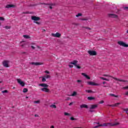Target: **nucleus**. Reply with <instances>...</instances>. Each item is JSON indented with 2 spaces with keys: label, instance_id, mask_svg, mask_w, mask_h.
Here are the masks:
<instances>
[{
  "label": "nucleus",
  "instance_id": "f257e3e1",
  "mask_svg": "<svg viewBox=\"0 0 128 128\" xmlns=\"http://www.w3.org/2000/svg\"><path fill=\"white\" fill-rule=\"evenodd\" d=\"M103 76H106L107 78H105L104 77H100V80H122L118 79L116 78H114L112 76L106 75V74L103 75Z\"/></svg>",
  "mask_w": 128,
  "mask_h": 128
},
{
  "label": "nucleus",
  "instance_id": "f03ea898",
  "mask_svg": "<svg viewBox=\"0 0 128 128\" xmlns=\"http://www.w3.org/2000/svg\"><path fill=\"white\" fill-rule=\"evenodd\" d=\"M108 124H110L111 126H118V124H120V123L116 122L113 124L112 123H104L103 124H99V126H108Z\"/></svg>",
  "mask_w": 128,
  "mask_h": 128
},
{
  "label": "nucleus",
  "instance_id": "7ed1b4c3",
  "mask_svg": "<svg viewBox=\"0 0 128 128\" xmlns=\"http://www.w3.org/2000/svg\"><path fill=\"white\" fill-rule=\"evenodd\" d=\"M118 44H119V46H124V48H128V44L122 40L118 41Z\"/></svg>",
  "mask_w": 128,
  "mask_h": 128
},
{
  "label": "nucleus",
  "instance_id": "20e7f679",
  "mask_svg": "<svg viewBox=\"0 0 128 128\" xmlns=\"http://www.w3.org/2000/svg\"><path fill=\"white\" fill-rule=\"evenodd\" d=\"M52 36L54 38H60L62 34H60V33H58V32H56V34L52 33Z\"/></svg>",
  "mask_w": 128,
  "mask_h": 128
},
{
  "label": "nucleus",
  "instance_id": "39448f33",
  "mask_svg": "<svg viewBox=\"0 0 128 128\" xmlns=\"http://www.w3.org/2000/svg\"><path fill=\"white\" fill-rule=\"evenodd\" d=\"M31 18L32 20H34V22H38V20H40V17L36 16H32Z\"/></svg>",
  "mask_w": 128,
  "mask_h": 128
},
{
  "label": "nucleus",
  "instance_id": "423d86ee",
  "mask_svg": "<svg viewBox=\"0 0 128 128\" xmlns=\"http://www.w3.org/2000/svg\"><path fill=\"white\" fill-rule=\"evenodd\" d=\"M30 64L32 66H42V64H44V63L40 62H30Z\"/></svg>",
  "mask_w": 128,
  "mask_h": 128
},
{
  "label": "nucleus",
  "instance_id": "0eeeda50",
  "mask_svg": "<svg viewBox=\"0 0 128 128\" xmlns=\"http://www.w3.org/2000/svg\"><path fill=\"white\" fill-rule=\"evenodd\" d=\"M109 18H118V16L116 14H108Z\"/></svg>",
  "mask_w": 128,
  "mask_h": 128
},
{
  "label": "nucleus",
  "instance_id": "6e6552de",
  "mask_svg": "<svg viewBox=\"0 0 128 128\" xmlns=\"http://www.w3.org/2000/svg\"><path fill=\"white\" fill-rule=\"evenodd\" d=\"M88 52L90 56H96V52L94 50H88Z\"/></svg>",
  "mask_w": 128,
  "mask_h": 128
},
{
  "label": "nucleus",
  "instance_id": "1a4fd4ad",
  "mask_svg": "<svg viewBox=\"0 0 128 128\" xmlns=\"http://www.w3.org/2000/svg\"><path fill=\"white\" fill-rule=\"evenodd\" d=\"M2 64L5 68H8V61H4L2 62Z\"/></svg>",
  "mask_w": 128,
  "mask_h": 128
},
{
  "label": "nucleus",
  "instance_id": "9d476101",
  "mask_svg": "<svg viewBox=\"0 0 128 128\" xmlns=\"http://www.w3.org/2000/svg\"><path fill=\"white\" fill-rule=\"evenodd\" d=\"M26 44V42L24 41H22L20 42V46H21V48H24Z\"/></svg>",
  "mask_w": 128,
  "mask_h": 128
},
{
  "label": "nucleus",
  "instance_id": "9b49d317",
  "mask_svg": "<svg viewBox=\"0 0 128 128\" xmlns=\"http://www.w3.org/2000/svg\"><path fill=\"white\" fill-rule=\"evenodd\" d=\"M6 8H16V5L14 4H7L5 6Z\"/></svg>",
  "mask_w": 128,
  "mask_h": 128
},
{
  "label": "nucleus",
  "instance_id": "f8f14e48",
  "mask_svg": "<svg viewBox=\"0 0 128 128\" xmlns=\"http://www.w3.org/2000/svg\"><path fill=\"white\" fill-rule=\"evenodd\" d=\"M18 84H20V86H24L26 85L24 82L22 80H18Z\"/></svg>",
  "mask_w": 128,
  "mask_h": 128
},
{
  "label": "nucleus",
  "instance_id": "ddd939ff",
  "mask_svg": "<svg viewBox=\"0 0 128 128\" xmlns=\"http://www.w3.org/2000/svg\"><path fill=\"white\" fill-rule=\"evenodd\" d=\"M78 62L76 60H73L72 62H70V64H74V66H76V64H78Z\"/></svg>",
  "mask_w": 128,
  "mask_h": 128
},
{
  "label": "nucleus",
  "instance_id": "4468645a",
  "mask_svg": "<svg viewBox=\"0 0 128 128\" xmlns=\"http://www.w3.org/2000/svg\"><path fill=\"white\" fill-rule=\"evenodd\" d=\"M82 76L86 78V80H90V76H88L87 74H86V73H82Z\"/></svg>",
  "mask_w": 128,
  "mask_h": 128
},
{
  "label": "nucleus",
  "instance_id": "2eb2a0df",
  "mask_svg": "<svg viewBox=\"0 0 128 128\" xmlns=\"http://www.w3.org/2000/svg\"><path fill=\"white\" fill-rule=\"evenodd\" d=\"M42 92H50V90L46 88H44L41 89Z\"/></svg>",
  "mask_w": 128,
  "mask_h": 128
},
{
  "label": "nucleus",
  "instance_id": "dca6fc26",
  "mask_svg": "<svg viewBox=\"0 0 128 128\" xmlns=\"http://www.w3.org/2000/svg\"><path fill=\"white\" fill-rule=\"evenodd\" d=\"M46 78H50V76L46 75L42 78V80H46Z\"/></svg>",
  "mask_w": 128,
  "mask_h": 128
},
{
  "label": "nucleus",
  "instance_id": "f3484780",
  "mask_svg": "<svg viewBox=\"0 0 128 128\" xmlns=\"http://www.w3.org/2000/svg\"><path fill=\"white\" fill-rule=\"evenodd\" d=\"M98 108V104H92L90 108V110H94Z\"/></svg>",
  "mask_w": 128,
  "mask_h": 128
},
{
  "label": "nucleus",
  "instance_id": "a211bd4d",
  "mask_svg": "<svg viewBox=\"0 0 128 128\" xmlns=\"http://www.w3.org/2000/svg\"><path fill=\"white\" fill-rule=\"evenodd\" d=\"M80 108H88V105L86 104H83L80 106Z\"/></svg>",
  "mask_w": 128,
  "mask_h": 128
},
{
  "label": "nucleus",
  "instance_id": "6ab92c4d",
  "mask_svg": "<svg viewBox=\"0 0 128 128\" xmlns=\"http://www.w3.org/2000/svg\"><path fill=\"white\" fill-rule=\"evenodd\" d=\"M87 84H90V86H98V84H96L94 82H87Z\"/></svg>",
  "mask_w": 128,
  "mask_h": 128
},
{
  "label": "nucleus",
  "instance_id": "aec40b11",
  "mask_svg": "<svg viewBox=\"0 0 128 128\" xmlns=\"http://www.w3.org/2000/svg\"><path fill=\"white\" fill-rule=\"evenodd\" d=\"M39 86H43L44 88H48V85L46 84H39Z\"/></svg>",
  "mask_w": 128,
  "mask_h": 128
},
{
  "label": "nucleus",
  "instance_id": "412c9836",
  "mask_svg": "<svg viewBox=\"0 0 128 128\" xmlns=\"http://www.w3.org/2000/svg\"><path fill=\"white\" fill-rule=\"evenodd\" d=\"M96 98H94V97H92V96H88V100H95Z\"/></svg>",
  "mask_w": 128,
  "mask_h": 128
},
{
  "label": "nucleus",
  "instance_id": "4be33fe9",
  "mask_svg": "<svg viewBox=\"0 0 128 128\" xmlns=\"http://www.w3.org/2000/svg\"><path fill=\"white\" fill-rule=\"evenodd\" d=\"M76 94H78V93L74 91L72 94L70 95L71 96H76Z\"/></svg>",
  "mask_w": 128,
  "mask_h": 128
},
{
  "label": "nucleus",
  "instance_id": "5701e85b",
  "mask_svg": "<svg viewBox=\"0 0 128 128\" xmlns=\"http://www.w3.org/2000/svg\"><path fill=\"white\" fill-rule=\"evenodd\" d=\"M50 108H56V104H52L50 106Z\"/></svg>",
  "mask_w": 128,
  "mask_h": 128
},
{
  "label": "nucleus",
  "instance_id": "b1692460",
  "mask_svg": "<svg viewBox=\"0 0 128 128\" xmlns=\"http://www.w3.org/2000/svg\"><path fill=\"white\" fill-rule=\"evenodd\" d=\"M110 96H114V98H118V96L115 95L114 94H110Z\"/></svg>",
  "mask_w": 128,
  "mask_h": 128
},
{
  "label": "nucleus",
  "instance_id": "393cba45",
  "mask_svg": "<svg viewBox=\"0 0 128 128\" xmlns=\"http://www.w3.org/2000/svg\"><path fill=\"white\" fill-rule=\"evenodd\" d=\"M64 116H70V114L65 112H64Z\"/></svg>",
  "mask_w": 128,
  "mask_h": 128
},
{
  "label": "nucleus",
  "instance_id": "a878e982",
  "mask_svg": "<svg viewBox=\"0 0 128 128\" xmlns=\"http://www.w3.org/2000/svg\"><path fill=\"white\" fill-rule=\"evenodd\" d=\"M120 102H117L115 104H114L113 106H120Z\"/></svg>",
  "mask_w": 128,
  "mask_h": 128
},
{
  "label": "nucleus",
  "instance_id": "bb28decb",
  "mask_svg": "<svg viewBox=\"0 0 128 128\" xmlns=\"http://www.w3.org/2000/svg\"><path fill=\"white\" fill-rule=\"evenodd\" d=\"M23 36L24 38H30V37L28 35H24Z\"/></svg>",
  "mask_w": 128,
  "mask_h": 128
},
{
  "label": "nucleus",
  "instance_id": "cd10ccee",
  "mask_svg": "<svg viewBox=\"0 0 128 128\" xmlns=\"http://www.w3.org/2000/svg\"><path fill=\"white\" fill-rule=\"evenodd\" d=\"M28 88H24L23 89V92H28Z\"/></svg>",
  "mask_w": 128,
  "mask_h": 128
},
{
  "label": "nucleus",
  "instance_id": "c85d7f7f",
  "mask_svg": "<svg viewBox=\"0 0 128 128\" xmlns=\"http://www.w3.org/2000/svg\"><path fill=\"white\" fill-rule=\"evenodd\" d=\"M86 92H88V94H90L92 92V90H86Z\"/></svg>",
  "mask_w": 128,
  "mask_h": 128
},
{
  "label": "nucleus",
  "instance_id": "c756f323",
  "mask_svg": "<svg viewBox=\"0 0 128 128\" xmlns=\"http://www.w3.org/2000/svg\"><path fill=\"white\" fill-rule=\"evenodd\" d=\"M4 28H6V30H10V26H4Z\"/></svg>",
  "mask_w": 128,
  "mask_h": 128
},
{
  "label": "nucleus",
  "instance_id": "7c9ffc66",
  "mask_svg": "<svg viewBox=\"0 0 128 128\" xmlns=\"http://www.w3.org/2000/svg\"><path fill=\"white\" fill-rule=\"evenodd\" d=\"M76 18H78V16H82V14L78 13L77 15H76Z\"/></svg>",
  "mask_w": 128,
  "mask_h": 128
},
{
  "label": "nucleus",
  "instance_id": "2f4dec72",
  "mask_svg": "<svg viewBox=\"0 0 128 128\" xmlns=\"http://www.w3.org/2000/svg\"><path fill=\"white\" fill-rule=\"evenodd\" d=\"M70 120H76V118H74V117H71Z\"/></svg>",
  "mask_w": 128,
  "mask_h": 128
},
{
  "label": "nucleus",
  "instance_id": "473e14b6",
  "mask_svg": "<svg viewBox=\"0 0 128 128\" xmlns=\"http://www.w3.org/2000/svg\"><path fill=\"white\" fill-rule=\"evenodd\" d=\"M40 101L39 100H36L34 102V104H40Z\"/></svg>",
  "mask_w": 128,
  "mask_h": 128
},
{
  "label": "nucleus",
  "instance_id": "72a5a7b5",
  "mask_svg": "<svg viewBox=\"0 0 128 128\" xmlns=\"http://www.w3.org/2000/svg\"><path fill=\"white\" fill-rule=\"evenodd\" d=\"M72 24H73L74 26H79L80 24L78 23L73 22L72 23Z\"/></svg>",
  "mask_w": 128,
  "mask_h": 128
},
{
  "label": "nucleus",
  "instance_id": "f704fd0d",
  "mask_svg": "<svg viewBox=\"0 0 128 128\" xmlns=\"http://www.w3.org/2000/svg\"><path fill=\"white\" fill-rule=\"evenodd\" d=\"M75 66H76V68L78 69H80L82 68L80 66H78V64H76Z\"/></svg>",
  "mask_w": 128,
  "mask_h": 128
},
{
  "label": "nucleus",
  "instance_id": "c9c22d12",
  "mask_svg": "<svg viewBox=\"0 0 128 128\" xmlns=\"http://www.w3.org/2000/svg\"><path fill=\"white\" fill-rule=\"evenodd\" d=\"M34 24H40V22H36V21H34Z\"/></svg>",
  "mask_w": 128,
  "mask_h": 128
},
{
  "label": "nucleus",
  "instance_id": "e433bc0d",
  "mask_svg": "<svg viewBox=\"0 0 128 128\" xmlns=\"http://www.w3.org/2000/svg\"><path fill=\"white\" fill-rule=\"evenodd\" d=\"M123 90H128V86H126L125 87L122 88Z\"/></svg>",
  "mask_w": 128,
  "mask_h": 128
},
{
  "label": "nucleus",
  "instance_id": "4c0bfd02",
  "mask_svg": "<svg viewBox=\"0 0 128 128\" xmlns=\"http://www.w3.org/2000/svg\"><path fill=\"white\" fill-rule=\"evenodd\" d=\"M68 66L70 68H74V65H72V64H68Z\"/></svg>",
  "mask_w": 128,
  "mask_h": 128
},
{
  "label": "nucleus",
  "instance_id": "58836bf2",
  "mask_svg": "<svg viewBox=\"0 0 128 128\" xmlns=\"http://www.w3.org/2000/svg\"><path fill=\"white\" fill-rule=\"evenodd\" d=\"M0 20H4V17H0Z\"/></svg>",
  "mask_w": 128,
  "mask_h": 128
},
{
  "label": "nucleus",
  "instance_id": "ea45409f",
  "mask_svg": "<svg viewBox=\"0 0 128 128\" xmlns=\"http://www.w3.org/2000/svg\"><path fill=\"white\" fill-rule=\"evenodd\" d=\"M2 94L6 93L8 92V90H4L2 91Z\"/></svg>",
  "mask_w": 128,
  "mask_h": 128
},
{
  "label": "nucleus",
  "instance_id": "a19ab883",
  "mask_svg": "<svg viewBox=\"0 0 128 128\" xmlns=\"http://www.w3.org/2000/svg\"><path fill=\"white\" fill-rule=\"evenodd\" d=\"M84 28H86L87 30H92V28H90V27H84Z\"/></svg>",
  "mask_w": 128,
  "mask_h": 128
},
{
  "label": "nucleus",
  "instance_id": "79ce46f5",
  "mask_svg": "<svg viewBox=\"0 0 128 128\" xmlns=\"http://www.w3.org/2000/svg\"><path fill=\"white\" fill-rule=\"evenodd\" d=\"M104 100H101L99 102V104H104Z\"/></svg>",
  "mask_w": 128,
  "mask_h": 128
},
{
  "label": "nucleus",
  "instance_id": "37998d69",
  "mask_svg": "<svg viewBox=\"0 0 128 128\" xmlns=\"http://www.w3.org/2000/svg\"><path fill=\"white\" fill-rule=\"evenodd\" d=\"M99 126H100V124L93 127V128H99Z\"/></svg>",
  "mask_w": 128,
  "mask_h": 128
},
{
  "label": "nucleus",
  "instance_id": "c03bdc74",
  "mask_svg": "<svg viewBox=\"0 0 128 128\" xmlns=\"http://www.w3.org/2000/svg\"><path fill=\"white\" fill-rule=\"evenodd\" d=\"M44 72H45L46 74H50V72H48V70H46V71Z\"/></svg>",
  "mask_w": 128,
  "mask_h": 128
},
{
  "label": "nucleus",
  "instance_id": "a18cd8bd",
  "mask_svg": "<svg viewBox=\"0 0 128 128\" xmlns=\"http://www.w3.org/2000/svg\"><path fill=\"white\" fill-rule=\"evenodd\" d=\"M31 48H32V50H35V49H36V47H34V46H31Z\"/></svg>",
  "mask_w": 128,
  "mask_h": 128
},
{
  "label": "nucleus",
  "instance_id": "49530a36",
  "mask_svg": "<svg viewBox=\"0 0 128 128\" xmlns=\"http://www.w3.org/2000/svg\"><path fill=\"white\" fill-rule=\"evenodd\" d=\"M52 4H50V6H49V8H50V10H52Z\"/></svg>",
  "mask_w": 128,
  "mask_h": 128
},
{
  "label": "nucleus",
  "instance_id": "de8ad7c7",
  "mask_svg": "<svg viewBox=\"0 0 128 128\" xmlns=\"http://www.w3.org/2000/svg\"><path fill=\"white\" fill-rule=\"evenodd\" d=\"M78 84H80L82 82V80H77Z\"/></svg>",
  "mask_w": 128,
  "mask_h": 128
},
{
  "label": "nucleus",
  "instance_id": "09e8293b",
  "mask_svg": "<svg viewBox=\"0 0 128 128\" xmlns=\"http://www.w3.org/2000/svg\"><path fill=\"white\" fill-rule=\"evenodd\" d=\"M88 18H82V20H88Z\"/></svg>",
  "mask_w": 128,
  "mask_h": 128
},
{
  "label": "nucleus",
  "instance_id": "8fccbe9b",
  "mask_svg": "<svg viewBox=\"0 0 128 128\" xmlns=\"http://www.w3.org/2000/svg\"><path fill=\"white\" fill-rule=\"evenodd\" d=\"M125 96H128V91L125 93Z\"/></svg>",
  "mask_w": 128,
  "mask_h": 128
},
{
  "label": "nucleus",
  "instance_id": "3c124183",
  "mask_svg": "<svg viewBox=\"0 0 128 128\" xmlns=\"http://www.w3.org/2000/svg\"><path fill=\"white\" fill-rule=\"evenodd\" d=\"M72 104H74V102H71L69 106H72Z\"/></svg>",
  "mask_w": 128,
  "mask_h": 128
},
{
  "label": "nucleus",
  "instance_id": "603ef678",
  "mask_svg": "<svg viewBox=\"0 0 128 128\" xmlns=\"http://www.w3.org/2000/svg\"><path fill=\"white\" fill-rule=\"evenodd\" d=\"M124 10H128V7H124Z\"/></svg>",
  "mask_w": 128,
  "mask_h": 128
},
{
  "label": "nucleus",
  "instance_id": "864d4df0",
  "mask_svg": "<svg viewBox=\"0 0 128 128\" xmlns=\"http://www.w3.org/2000/svg\"><path fill=\"white\" fill-rule=\"evenodd\" d=\"M36 47L40 49V46H36Z\"/></svg>",
  "mask_w": 128,
  "mask_h": 128
},
{
  "label": "nucleus",
  "instance_id": "5fc2aeb1",
  "mask_svg": "<svg viewBox=\"0 0 128 128\" xmlns=\"http://www.w3.org/2000/svg\"><path fill=\"white\" fill-rule=\"evenodd\" d=\"M50 128H54V126H52L50 127Z\"/></svg>",
  "mask_w": 128,
  "mask_h": 128
},
{
  "label": "nucleus",
  "instance_id": "6e6d98bb",
  "mask_svg": "<svg viewBox=\"0 0 128 128\" xmlns=\"http://www.w3.org/2000/svg\"><path fill=\"white\" fill-rule=\"evenodd\" d=\"M108 106H114V104L112 105H108Z\"/></svg>",
  "mask_w": 128,
  "mask_h": 128
},
{
  "label": "nucleus",
  "instance_id": "4d7b16f0",
  "mask_svg": "<svg viewBox=\"0 0 128 128\" xmlns=\"http://www.w3.org/2000/svg\"><path fill=\"white\" fill-rule=\"evenodd\" d=\"M94 124H100V122H94Z\"/></svg>",
  "mask_w": 128,
  "mask_h": 128
},
{
  "label": "nucleus",
  "instance_id": "13d9d810",
  "mask_svg": "<svg viewBox=\"0 0 128 128\" xmlns=\"http://www.w3.org/2000/svg\"><path fill=\"white\" fill-rule=\"evenodd\" d=\"M106 84V82H103V84Z\"/></svg>",
  "mask_w": 128,
  "mask_h": 128
},
{
  "label": "nucleus",
  "instance_id": "bf43d9fd",
  "mask_svg": "<svg viewBox=\"0 0 128 128\" xmlns=\"http://www.w3.org/2000/svg\"><path fill=\"white\" fill-rule=\"evenodd\" d=\"M35 116H38L35 114Z\"/></svg>",
  "mask_w": 128,
  "mask_h": 128
},
{
  "label": "nucleus",
  "instance_id": "052dcab7",
  "mask_svg": "<svg viewBox=\"0 0 128 128\" xmlns=\"http://www.w3.org/2000/svg\"><path fill=\"white\" fill-rule=\"evenodd\" d=\"M2 81H0V84H2Z\"/></svg>",
  "mask_w": 128,
  "mask_h": 128
},
{
  "label": "nucleus",
  "instance_id": "680f3d73",
  "mask_svg": "<svg viewBox=\"0 0 128 128\" xmlns=\"http://www.w3.org/2000/svg\"><path fill=\"white\" fill-rule=\"evenodd\" d=\"M17 80H20V79H17Z\"/></svg>",
  "mask_w": 128,
  "mask_h": 128
},
{
  "label": "nucleus",
  "instance_id": "e2e57ef3",
  "mask_svg": "<svg viewBox=\"0 0 128 128\" xmlns=\"http://www.w3.org/2000/svg\"><path fill=\"white\" fill-rule=\"evenodd\" d=\"M126 33L128 34V30H126Z\"/></svg>",
  "mask_w": 128,
  "mask_h": 128
},
{
  "label": "nucleus",
  "instance_id": "0e129e2a",
  "mask_svg": "<svg viewBox=\"0 0 128 128\" xmlns=\"http://www.w3.org/2000/svg\"><path fill=\"white\" fill-rule=\"evenodd\" d=\"M90 112H92V110H90Z\"/></svg>",
  "mask_w": 128,
  "mask_h": 128
},
{
  "label": "nucleus",
  "instance_id": "69168bd1",
  "mask_svg": "<svg viewBox=\"0 0 128 128\" xmlns=\"http://www.w3.org/2000/svg\"><path fill=\"white\" fill-rule=\"evenodd\" d=\"M24 14H28V12H24Z\"/></svg>",
  "mask_w": 128,
  "mask_h": 128
},
{
  "label": "nucleus",
  "instance_id": "338daca9",
  "mask_svg": "<svg viewBox=\"0 0 128 128\" xmlns=\"http://www.w3.org/2000/svg\"><path fill=\"white\" fill-rule=\"evenodd\" d=\"M32 44H34V43H32Z\"/></svg>",
  "mask_w": 128,
  "mask_h": 128
},
{
  "label": "nucleus",
  "instance_id": "774afa93",
  "mask_svg": "<svg viewBox=\"0 0 128 128\" xmlns=\"http://www.w3.org/2000/svg\"><path fill=\"white\" fill-rule=\"evenodd\" d=\"M26 98H28V96H26Z\"/></svg>",
  "mask_w": 128,
  "mask_h": 128
}]
</instances>
